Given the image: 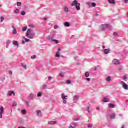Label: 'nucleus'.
I'll use <instances>...</instances> for the list:
<instances>
[{"instance_id": "obj_35", "label": "nucleus", "mask_w": 128, "mask_h": 128, "mask_svg": "<svg viewBox=\"0 0 128 128\" xmlns=\"http://www.w3.org/2000/svg\"><path fill=\"white\" fill-rule=\"evenodd\" d=\"M124 80H128V75L124 76Z\"/></svg>"}, {"instance_id": "obj_51", "label": "nucleus", "mask_w": 128, "mask_h": 128, "mask_svg": "<svg viewBox=\"0 0 128 128\" xmlns=\"http://www.w3.org/2000/svg\"><path fill=\"white\" fill-rule=\"evenodd\" d=\"M63 102H64V104H66L67 102L66 100H64Z\"/></svg>"}, {"instance_id": "obj_48", "label": "nucleus", "mask_w": 128, "mask_h": 128, "mask_svg": "<svg viewBox=\"0 0 128 128\" xmlns=\"http://www.w3.org/2000/svg\"><path fill=\"white\" fill-rule=\"evenodd\" d=\"M35 58H36V56H32V60H34Z\"/></svg>"}, {"instance_id": "obj_21", "label": "nucleus", "mask_w": 128, "mask_h": 128, "mask_svg": "<svg viewBox=\"0 0 128 128\" xmlns=\"http://www.w3.org/2000/svg\"><path fill=\"white\" fill-rule=\"evenodd\" d=\"M60 76L62 78H64V72H61L60 74Z\"/></svg>"}, {"instance_id": "obj_49", "label": "nucleus", "mask_w": 128, "mask_h": 128, "mask_svg": "<svg viewBox=\"0 0 128 128\" xmlns=\"http://www.w3.org/2000/svg\"><path fill=\"white\" fill-rule=\"evenodd\" d=\"M96 16H100V14H98V12H96Z\"/></svg>"}, {"instance_id": "obj_3", "label": "nucleus", "mask_w": 128, "mask_h": 128, "mask_svg": "<svg viewBox=\"0 0 128 128\" xmlns=\"http://www.w3.org/2000/svg\"><path fill=\"white\" fill-rule=\"evenodd\" d=\"M26 36L28 38H32V31L30 29H28L26 33Z\"/></svg>"}, {"instance_id": "obj_17", "label": "nucleus", "mask_w": 128, "mask_h": 128, "mask_svg": "<svg viewBox=\"0 0 128 128\" xmlns=\"http://www.w3.org/2000/svg\"><path fill=\"white\" fill-rule=\"evenodd\" d=\"M60 52H58L56 54V58H60Z\"/></svg>"}, {"instance_id": "obj_27", "label": "nucleus", "mask_w": 128, "mask_h": 128, "mask_svg": "<svg viewBox=\"0 0 128 128\" xmlns=\"http://www.w3.org/2000/svg\"><path fill=\"white\" fill-rule=\"evenodd\" d=\"M92 6H93V8H96V4L94 2H93L92 4Z\"/></svg>"}, {"instance_id": "obj_25", "label": "nucleus", "mask_w": 128, "mask_h": 128, "mask_svg": "<svg viewBox=\"0 0 128 128\" xmlns=\"http://www.w3.org/2000/svg\"><path fill=\"white\" fill-rule=\"evenodd\" d=\"M0 113L2 114H4V107H1L0 108Z\"/></svg>"}, {"instance_id": "obj_8", "label": "nucleus", "mask_w": 128, "mask_h": 128, "mask_svg": "<svg viewBox=\"0 0 128 128\" xmlns=\"http://www.w3.org/2000/svg\"><path fill=\"white\" fill-rule=\"evenodd\" d=\"M48 124H50L51 126H54V124H58V122H48Z\"/></svg>"}, {"instance_id": "obj_59", "label": "nucleus", "mask_w": 128, "mask_h": 128, "mask_svg": "<svg viewBox=\"0 0 128 128\" xmlns=\"http://www.w3.org/2000/svg\"><path fill=\"white\" fill-rule=\"evenodd\" d=\"M96 110H100V108H97Z\"/></svg>"}, {"instance_id": "obj_33", "label": "nucleus", "mask_w": 128, "mask_h": 128, "mask_svg": "<svg viewBox=\"0 0 128 128\" xmlns=\"http://www.w3.org/2000/svg\"><path fill=\"white\" fill-rule=\"evenodd\" d=\"M66 84H72V81L68 80L66 82Z\"/></svg>"}, {"instance_id": "obj_36", "label": "nucleus", "mask_w": 128, "mask_h": 128, "mask_svg": "<svg viewBox=\"0 0 128 128\" xmlns=\"http://www.w3.org/2000/svg\"><path fill=\"white\" fill-rule=\"evenodd\" d=\"M17 32H16V30L14 29L13 31V34H16Z\"/></svg>"}, {"instance_id": "obj_19", "label": "nucleus", "mask_w": 128, "mask_h": 128, "mask_svg": "<svg viewBox=\"0 0 128 128\" xmlns=\"http://www.w3.org/2000/svg\"><path fill=\"white\" fill-rule=\"evenodd\" d=\"M111 120H114L116 118V114H113L110 116Z\"/></svg>"}, {"instance_id": "obj_46", "label": "nucleus", "mask_w": 128, "mask_h": 128, "mask_svg": "<svg viewBox=\"0 0 128 128\" xmlns=\"http://www.w3.org/2000/svg\"><path fill=\"white\" fill-rule=\"evenodd\" d=\"M88 128H92V124H89V125H88Z\"/></svg>"}, {"instance_id": "obj_1", "label": "nucleus", "mask_w": 128, "mask_h": 128, "mask_svg": "<svg viewBox=\"0 0 128 128\" xmlns=\"http://www.w3.org/2000/svg\"><path fill=\"white\" fill-rule=\"evenodd\" d=\"M106 28L112 30V26L108 24H102L100 28V30L101 32H104Z\"/></svg>"}, {"instance_id": "obj_39", "label": "nucleus", "mask_w": 128, "mask_h": 128, "mask_svg": "<svg viewBox=\"0 0 128 128\" xmlns=\"http://www.w3.org/2000/svg\"><path fill=\"white\" fill-rule=\"evenodd\" d=\"M20 12V10L16 9V10H15V14H18Z\"/></svg>"}, {"instance_id": "obj_42", "label": "nucleus", "mask_w": 128, "mask_h": 128, "mask_svg": "<svg viewBox=\"0 0 128 128\" xmlns=\"http://www.w3.org/2000/svg\"><path fill=\"white\" fill-rule=\"evenodd\" d=\"M86 4H87V5L88 6H91L90 2H86Z\"/></svg>"}, {"instance_id": "obj_43", "label": "nucleus", "mask_w": 128, "mask_h": 128, "mask_svg": "<svg viewBox=\"0 0 128 128\" xmlns=\"http://www.w3.org/2000/svg\"><path fill=\"white\" fill-rule=\"evenodd\" d=\"M8 74H10V76H12V71L10 70L8 72Z\"/></svg>"}, {"instance_id": "obj_52", "label": "nucleus", "mask_w": 128, "mask_h": 128, "mask_svg": "<svg viewBox=\"0 0 128 128\" xmlns=\"http://www.w3.org/2000/svg\"><path fill=\"white\" fill-rule=\"evenodd\" d=\"M128 0H124L125 4H128Z\"/></svg>"}, {"instance_id": "obj_14", "label": "nucleus", "mask_w": 128, "mask_h": 128, "mask_svg": "<svg viewBox=\"0 0 128 128\" xmlns=\"http://www.w3.org/2000/svg\"><path fill=\"white\" fill-rule=\"evenodd\" d=\"M103 102H110V99H108V98H104Z\"/></svg>"}, {"instance_id": "obj_10", "label": "nucleus", "mask_w": 128, "mask_h": 128, "mask_svg": "<svg viewBox=\"0 0 128 128\" xmlns=\"http://www.w3.org/2000/svg\"><path fill=\"white\" fill-rule=\"evenodd\" d=\"M37 114L38 116H40V118H42V111L40 110L37 111Z\"/></svg>"}, {"instance_id": "obj_60", "label": "nucleus", "mask_w": 128, "mask_h": 128, "mask_svg": "<svg viewBox=\"0 0 128 128\" xmlns=\"http://www.w3.org/2000/svg\"><path fill=\"white\" fill-rule=\"evenodd\" d=\"M69 128H74L72 127V126H70L69 127Z\"/></svg>"}, {"instance_id": "obj_15", "label": "nucleus", "mask_w": 128, "mask_h": 128, "mask_svg": "<svg viewBox=\"0 0 128 128\" xmlns=\"http://www.w3.org/2000/svg\"><path fill=\"white\" fill-rule=\"evenodd\" d=\"M80 98L78 96H76L74 98V102H76V100H78Z\"/></svg>"}, {"instance_id": "obj_55", "label": "nucleus", "mask_w": 128, "mask_h": 128, "mask_svg": "<svg viewBox=\"0 0 128 128\" xmlns=\"http://www.w3.org/2000/svg\"><path fill=\"white\" fill-rule=\"evenodd\" d=\"M44 20H48V18H44Z\"/></svg>"}, {"instance_id": "obj_30", "label": "nucleus", "mask_w": 128, "mask_h": 128, "mask_svg": "<svg viewBox=\"0 0 128 128\" xmlns=\"http://www.w3.org/2000/svg\"><path fill=\"white\" fill-rule=\"evenodd\" d=\"M18 106V104L16 102H14L12 104V106Z\"/></svg>"}, {"instance_id": "obj_53", "label": "nucleus", "mask_w": 128, "mask_h": 128, "mask_svg": "<svg viewBox=\"0 0 128 128\" xmlns=\"http://www.w3.org/2000/svg\"><path fill=\"white\" fill-rule=\"evenodd\" d=\"M24 68H26V65L23 66Z\"/></svg>"}, {"instance_id": "obj_50", "label": "nucleus", "mask_w": 128, "mask_h": 128, "mask_svg": "<svg viewBox=\"0 0 128 128\" xmlns=\"http://www.w3.org/2000/svg\"><path fill=\"white\" fill-rule=\"evenodd\" d=\"M52 78V76H49L48 77V80H51Z\"/></svg>"}, {"instance_id": "obj_16", "label": "nucleus", "mask_w": 128, "mask_h": 128, "mask_svg": "<svg viewBox=\"0 0 128 128\" xmlns=\"http://www.w3.org/2000/svg\"><path fill=\"white\" fill-rule=\"evenodd\" d=\"M13 44H14V46H19L18 42H16V41H14L13 42Z\"/></svg>"}, {"instance_id": "obj_40", "label": "nucleus", "mask_w": 128, "mask_h": 128, "mask_svg": "<svg viewBox=\"0 0 128 128\" xmlns=\"http://www.w3.org/2000/svg\"><path fill=\"white\" fill-rule=\"evenodd\" d=\"M24 40H25V42H30V40L26 38H24Z\"/></svg>"}, {"instance_id": "obj_26", "label": "nucleus", "mask_w": 128, "mask_h": 128, "mask_svg": "<svg viewBox=\"0 0 128 128\" xmlns=\"http://www.w3.org/2000/svg\"><path fill=\"white\" fill-rule=\"evenodd\" d=\"M118 70H120V72H122V70H124V68L122 66H120L118 68Z\"/></svg>"}, {"instance_id": "obj_23", "label": "nucleus", "mask_w": 128, "mask_h": 128, "mask_svg": "<svg viewBox=\"0 0 128 128\" xmlns=\"http://www.w3.org/2000/svg\"><path fill=\"white\" fill-rule=\"evenodd\" d=\"M85 76L86 78H88L90 76V73L88 72H86L85 74Z\"/></svg>"}, {"instance_id": "obj_20", "label": "nucleus", "mask_w": 128, "mask_h": 128, "mask_svg": "<svg viewBox=\"0 0 128 128\" xmlns=\"http://www.w3.org/2000/svg\"><path fill=\"white\" fill-rule=\"evenodd\" d=\"M106 80H107V82H112V78H110V76H108L106 78Z\"/></svg>"}, {"instance_id": "obj_34", "label": "nucleus", "mask_w": 128, "mask_h": 128, "mask_svg": "<svg viewBox=\"0 0 128 128\" xmlns=\"http://www.w3.org/2000/svg\"><path fill=\"white\" fill-rule=\"evenodd\" d=\"M26 12L22 11V14H22V16H26Z\"/></svg>"}, {"instance_id": "obj_6", "label": "nucleus", "mask_w": 128, "mask_h": 128, "mask_svg": "<svg viewBox=\"0 0 128 128\" xmlns=\"http://www.w3.org/2000/svg\"><path fill=\"white\" fill-rule=\"evenodd\" d=\"M122 86L124 90H128V85L126 84L125 82H123Z\"/></svg>"}, {"instance_id": "obj_44", "label": "nucleus", "mask_w": 128, "mask_h": 128, "mask_svg": "<svg viewBox=\"0 0 128 128\" xmlns=\"http://www.w3.org/2000/svg\"><path fill=\"white\" fill-rule=\"evenodd\" d=\"M54 28L55 30H58V26H54Z\"/></svg>"}, {"instance_id": "obj_12", "label": "nucleus", "mask_w": 128, "mask_h": 128, "mask_svg": "<svg viewBox=\"0 0 128 128\" xmlns=\"http://www.w3.org/2000/svg\"><path fill=\"white\" fill-rule=\"evenodd\" d=\"M64 26L66 28H70V22H66L64 23Z\"/></svg>"}, {"instance_id": "obj_47", "label": "nucleus", "mask_w": 128, "mask_h": 128, "mask_svg": "<svg viewBox=\"0 0 128 128\" xmlns=\"http://www.w3.org/2000/svg\"><path fill=\"white\" fill-rule=\"evenodd\" d=\"M2 114L3 113H0V118H2Z\"/></svg>"}, {"instance_id": "obj_56", "label": "nucleus", "mask_w": 128, "mask_h": 128, "mask_svg": "<svg viewBox=\"0 0 128 128\" xmlns=\"http://www.w3.org/2000/svg\"><path fill=\"white\" fill-rule=\"evenodd\" d=\"M74 120H75V122H76V121L78 120V118H77V119H74Z\"/></svg>"}, {"instance_id": "obj_24", "label": "nucleus", "mask_w": 128, "mask_h": 128, "mask_svg": "<svg viewBox=\"0 0 128 128\" xmlns=\"http://www.w3.org/2000/svg\"><path fill=\"white\" fill-rule=\"evenodd\" d=\"M64 10L66 12H68V8L66 7L64 8Z\"/></svg>"}, {"instance_id": "obj_22", "label": "nucleus", "mask_w": 128, "mask_h": 128, "mask_svg": "<svg viewBox=\"0 0 128 128\" xmlns=\"http://www.w3.org/2000/svg\"><path fill=\"white\" fill-rule=\"evenodd\" d=\"M26 30H28V27H26V26L23 27L22 28V32H26Z\"/></svg>"}, {"instance_id": "obj_57", "label": "nucleus", "mask_w": 128, "mask_h": 128, "mask_svg": "<svg viewBox=\"0 0 128 128\" xmlns=\"http://www.w3.org/2000/svg\"><path fill=\"white\" fill-rule=\"evenodd\" d=\"M22 43L23 44H26V42H24V41H22Z\"/></svg>"}, {"instance_id": "obj_58", "label": "nucleus", "mask_w": 128, "mask_h": 128, "mask_svg": "<svg viewBox=\"0 0 128 128\" xmlns=\"http://www.w3.org/2000/svg\"><path fill=\"white\" fill-rule=\"evenodd\" d=\"M55 36H56L55 35H53L52 38H54Z\"/></svg>"}, {"instance_id": "obj_64", "label": "nucleus", "mask_w": 128, "mask_h": 128, "mask_svg": "<svg viewBox=\"0 0 128 128\" xmlns=\"http://www.w3.org/2000/svg\"><path fill=\"white\" fill-rule=\"evenodd\" d=\"M126 16H128V12H127Z\"/></svg>"}, {"instance_id": "obj_37", "label": "nucleus", "mask_w": 128, "mask_h": 128, "mask_svg": "<svg viewBox=\"0 0 128 128\" xmlns=\"http://www.w3.org/2000/svg\"><path fill=\"white\" fill-rule=\"evenodd\" d=\"M22 6V3L20 2H18L17 4V6Z\"/></svg>"}, {"instance_id": "obj_2", "label": "nucleus", "mask_w": 128, "mask_h": 128, "mask_svg": "<svg viewBox=\"0 0 128 128\" xmlns=\"http://www.w3.org/2000/svg\"><path fill=\"white\" fill-rule=\"evenodd\" d=\"M72 6H76L77 10H80V4L78 2L77 0H74L72 4Z\"/></svg>"}, {"instance_id": "obj_41", "label": "nucleus", "mask_w": 128, "mask_h": 128, "mask_svg": "<svg viewBox=\"0 0 128 128\" xmlns=\"http://www.w3.org/2000/svg\"><path fill=\"white\" fill-rule=\"evenodd\" d=\"M90 106L88 107V112H89V114H90Z\"/></svg>"}, {"instance_id": "obj_5", "label": "nucleus", "mask_w": 128, "mask_h": 128, "mask_svg": "<svg viewBox=\"0 0 128 128\" xmlns=\"http://www.w3.org/2000/svg\"><path fill=\"white\" fill-rule=\"evenodd\" d=\"M112 62L116 66H118V64H120V60H114Z\"/></svg>"}, {"instance_id": "obj_29", "label": "nucleus", "mask_w": 128, "mask_h": 128, "mask_svg": "<svg viewBox=\"0 0 128 128\" xmlns=\"http://www.w3.org/2000/svg\"><path fill=\"white\" fill-rule=\"evenodd\" d=\"M43 90H46V88H48V85H44L42 86Z\"/></svg>"}, {"instance_id": "obj_45", "label": "nucleus", "mask_w": 128, "mask_h": 128, "mask_svg": "<svg viewBox=\"0 0 128 128\" xmlns=\"http://www.w3.org/2000/svg\"><path fill=\"white\" fill-rule=\"evenodd\" d=\"M86 80H87L88 82H90V78H87L86 79Z\"/></svg>"}, {"instance_id": "obj_54", "label": "nucleus", "mask_w": 128, "mask_h": 128, "mask_svg": "<svg viewBox=\"0 0 128 128\" xmlns=\"http://www.w3.org/2000/svg\"><path fill=\"white\" fill-rule=\"evenodd\" d=\"M58 52H60L62 50V49L60 48H59L58 49Z\"/></svg>"}, {"instance_id": "obj_38", "label": "nucleus", "mask_w": 128, "mask_h": 128, "mask_svg": "<svg viewBox=\"0 0 128 128\" xmlns=\"http://www.w3.org/2000/svg\"><path fill=\"white\" fill-rule=\"evenodd\" d=\"M42 96V93L40 92L38 94V98H40Z\"/></svg>"}, {"instance_id": "obj_9", "label": "nucleus", "mask_w": 128, "mask_h": 128, "mask_svg": "<svg viewBox=\"0 0 128 128\" xmlns=\"http://www.w3.org/2000/svg\"><path fill=\"white\" fill-rule=\"evenodd\" d=\"M8 94L9 96H11L12 94H13L14 96H16V94H14V91L9 92Z\"/></svg>"}, {"instance_id": "obj_61", "label": "nucleus", "mask_w": 128, "mask_h": 128, "mask_svg": "<svg viewBox=\"0 0 128 128\" xmlns=\"http://www.w3.org/2000/svg\"><path fill=\"white\" fill-rule=\"evenodd\" d=\"M21 66L23 67V66H24V64H21Z\"/></svg>"}, {"instance_id": "obj_28", "label": "nucleus", "mask_w": 128, "mask_h": 128, "mask_svg": "<svg viewBox=\"0 0 128 128\" xmlns=\"http://www.w3.org/2000/svg\"><path fill=\"white\" fill-rule=\"evenodd\" d=\"M113 35L114 36H118V34L116 33V32H114L113 34Z\"/></svg>"}, {"instance_id": "obj_62", "label": "nucleus", "mask_w": 128, "mask_h": 128, "mask_svg": "<svg viewBox=\"0 0 128 128\" xmlns=\"http://www.w3.org/2000/svg\"><path fill=\"white\" fill-rule=\"evenodd\" d=\"M102 48H104H104H106V46H102Z\"/></svg>"}, {"instance_id": "obj_32", "label": "nucleus", "mask_w": 128, "mask_h": 128, "mask_svg": "<svg viewBox=\"0 0 128 128\" xmlns=\"http://www.w3.org/2000/svg\"><path fill=\"white\" fill-rule=\"evenodd\" d=\"M22 114H26V110H22Z\"/></svg>"}, {"instance_id": "obj_11", "label": "nucleus", "mask_w": 128, "mask_h": 128, "mask_svg": "<svg viewBox=\"0 0 128 128\" xmlns=\"http://www.w3.org/2000/svg\"><path fill=\"white\" fill-rule=\"evenodd\" d=\"M109 4H116V0H108Z\"/></svg>"}, {"instance_id": "obj_7", "label": "nucleus", "mask_w": 128, "mask_h": 128, "mask_svg": "<svg viewBox=\"0 0 128 128\" xmlns=\"http://www.w3.org/2000/svg\"><path fill=\"white\" fill-rule=\"evenodd\" d=\"M110 49H105L104 50V53L105 54H110Z\"/></svg>"}, {"instance_id": "obj_4", "label": "nucleus", "mask_w": 128, "mask_h": 128, "mask_svg": "<svg viewBox=\"0 0 128 128\" xmlns=\"http://www.w3.org/2000/svg\"><path fill=\"white\" fill-rule=\"evenodd\" d=\"M47 40H51V42H54L56 44H58V40L54 39L52 38H51L50 36H48Z\"/></svg>"}, {"instance_id": "obj_63", "label": "nucleus", "mask_w": 128, "mask_h": 128, "mask_svg": "<svg viewBox=\"0 0 128 128\" xmlns=\"http://www.w3.org/2000/svg\"><path fill=\"white\" fill-rule=\"evenodd\" d=\"M18 128H25L24 127H18Z\"/></svg>"}, {"instance_id": "obj_31", "label": "nucleus", "mask_w": 128, "mask_h": 128, "mask_svg": "<svg viewBox=\"0 0 128 128\" xmlns=\"http://www.w3.org/2000/svg\"><path fill=\"white\" fill-rule=\"evenodd\" d=\"M4 20V18L2 16L0 17V22H3Z\"/></svg>"}, {"instance_id": "obj_13", "label": "nucleus", "mask_w": 128, "mask_h": 128, "mask_svg": "<svg viewBox=\"0 0 128 128\" xmlns=\"http://www.w3.org/2000/svg\"><path fill=\"white\" fill-rule=\"evenodd\" d=\"M62 99L63 100H67V99H66V98H68V96H66L64 95V94H62Z\"/></svg>"}, {"instance_id": "obj_18", "label": "nucleus", "mask_w": 128, "mask_h": 128, "mask_svg": "<svg viewBox=\"0 0 128 128\" xmlns=\"http://www.w3.org/2000/svg\"><path fill=\"white\" fill-rule=\"evenodd\" d=\"M108 106H109V108H114V104H108Z\"/></svg>"}]
</instances>
